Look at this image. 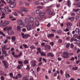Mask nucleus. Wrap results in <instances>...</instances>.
Returning a JSON list of instances; mask_svg holds the SVG:
<instances>
[{
  "instance_id": "nucleus-1",
  "label": "nucleus",
  "mask_w": 80,
  "mask_h": 80,
  "mask_svg": "<svg viewBox=\"0 0 80 80\" xmlns=\"http://www.w3.org/2000/svg\"><path fill=\"white\" fill-rule=\"evenodd\" d=\"M33 25V22H28L27 25H26V27L28 31L31 30H32V26Z\"/></svg>"
},
{
  "instance_id": "nucleus-2",
  "label": "nucleus",
  "mask_w": 80,
  "mask_h": 80,
  "mask_svg": "<svg viewBox=\"0 0 80 80\" xmlns=\"http://www.w3.org/2000/svg\"><path fill=\"white\" fill-rule=\"evenodd\" d=\"M2 62L4 64V68L7 69L8 68V62H7V61L5 60H3L2 61Z\"/></svg>"
},
{
  "instance_id": "nucleus-3",
  "label": "nucleus",
  "mask_w": 80,
  "mask_h": 80,
  "mask_svg": "<svg viewBox=\"0 0 80 80\" xmlns=\"http://www.w3.org/2000/svg\"><path fill=\"white\" fill-rule=\"evenodd\" d=\"M20 10L22 11L24 13H28V9L27 8H25L23 7H21L20 8Z\"/></svg>"
},
{
  "instance_id": "nucleus-4",
  "label": "nucleus",
  "mask_w": 80,
  "mask_h": 80,
  "mask_svg": "<svg viewBox=\"0 0 80 80\" xmlns=\"http://www.w3.org/2000/svg\"><path fill=\"white\" fill-rule=\"evenodd\" d=\"M62 55H64L63 56V58H68V57H69V56H68V55H69V53H68L67 52H64L62 53Z\"/></svg>"
},
{
  "instance_id": "nucleus-5",
  "label": "nucleus",
  "mask_w": 80,
  "mask_h": 80,
  "mask_svg": "<svg viewBox=\"0 0 80 80\" xmlns=\"http://www.w3.org/2000/svg\"><path fill=\"white\" fill-rule=\"evenodd\" d=\"M10 23V22L8 21H6L3 22L2 26L4 27H6L8 24Z\"/></svg>"
},
{
  "instance_id": "nucleus-6",
  "label": "nucleus",
  "mask_w": 80,
  "mask_h": 80,
  "mask_svg": "<svg viewBox=\"0 0 80 80\" xmlns=\"http://www.w3.org/2000/svg\"><path fill=\"white\" fill-rule=\"evenodd\" d=\"M73 38H77V39L80 40V35H78L77 34H75L73 35Z\"/></svg>"
},
{
  "instance_id": "nucleus-7",
  "label": "nucleus",
  "mask_w": 80,
  "mask_h": 80,
  "mask_svg": "<svg viewBox=\"0 0 80 80\" xmlns=\"http://www.w3.org/2000/svg\"><path fill=\"white\" fill-rule=\"evenodd\" d=\"M67 27L69 29H70L71 28V27L72 25V24L70 22H68L66 24Z\"/></svg>"
},
{
  "instance_id": "nucleus-8",
  "label": "nucleus",
  "mask_w": 80,
  "mask_h": 80,
  "mask_svg": "<svg viewBox=\"0 0 80 80\" xmlns=\"http://www.w3.org/2000/svg\"><path fill=\"white\" fill-rule=\"evenodd\" d=\"M31 65L32 67H35L36 66V61L35 60H33L31 62Z\"/></svg>"
},
{
  "instance_id": "nucleus-9",
  "label": "nucleus",
  "mask_w": 80,
  "mask_h": 80,
  "mask_svg": "<svg viewBox=\"0 0 80 80\" xmlns=\"http://www.w3.org/2000/svg\"><path fill=\"white\" fill-rule=\"evenodd\" d=\"M44 48L46 50H50V49H51V46L49 45H45L44 46Z\"/></svg>"
},
{
  "instance_id": "nucleus-10",
  "label": "nucleus",
  "mask_w": 80,
  "mask_h": 80,
  "mask_svg": "<svg viewBox=\"0 0 80 80\" xmlns=\"http://www.w3.org/2000/svg\"><path fill=\"white\" fill-rule=\"evenodd\" d=\"M16 6V3L15 2H14L12 4L9 5V7H10V8H15Z\"/></svg>"
},
{
  "instance_id": "nucleus-11",
  "label": "nucleus",
  "mask_w": 80,
  "mask_h": 80,
  "mask_svg": "<svg viewBox=\"0 0 80 80\" xmlns=\"http://www.w3.org/2000/svg\"><path fill=\"white\" fill-rule=\"evenodd\" d=\"M47 56L48 57H54V54L52 52H49L48 53Z\"/></svg>"
},
{
  "instance_id": "nucleus-12",
  "label": "nucleus",
  "mask_w": 80,
  "mask_h": 80,
  "mask_svg": "<svg viewBox=\"0 0 80 80\" xmlns=\"http://www.w3.org/2000/svg\"><path fill=\"white\" fill-rule=\"evenodd\" d=\"M29 20L31 22H33L35 21V19L32 17H30L29 18Z\"/></svg>"
},
{
  "instance_id": "nucleus-13",
  "label": "nucleus",
  "mask_w": 80,
  "mask_h": 80,
  "mask_svg": "<svg viewBox=\"0 0 80 80\" xmlns=\"http://www.w3.org/2000/svg\"><path fill=\"white\" fill-rule=\"evenodd\" d=\"M8 35H13V34H14V32H13V30H10L8 31Z\"/></svg>"
},
{
  "instance_id": "nucleus-14",
  "label": "nucleus",
  "mask_w": 80,
  "mask_h": 80,
  "mask_svg": "<svg viewBox=\"0 0 80 80\" xmlns=\"http://www.w3.org/2000/svg\"><path fill=\"white\" fill-rule=\"evenodd\" d=\"M16 0H7L8 3H14Z\"/></svg>"
},
{
  "instance_id": "nucleus-15",
  "label": "nucleus",
  "mask_w": 80,
  "mask_h": 80,
  "mask_svg": "<svg viewBox=\"0 0 80 80\" xmlns=\"http://www.w3.org/2000/svg\"><path fill=\"white\" fill-rule=\"evenodd\" d=\"M35 23L36 26V27H38V26L40 25V23H39V22H38V21L36 20Z\"/></svg>"
},
{
  "instance_id": "nucleus-16",
  "label": "nucleus",
  "mask_w": 80,
  "mask_h": 80,
  "mask_svg": "<svg viewBox=\"0 0 80 80\" xmlns=\"http://www.w3.org/2000/svg\"><path fill=\"white\" fill-rule=\"evenodd\" d=\"M67 4L68 7H70V6H71V2H70V0H68Z\"/></svg>"
},
{
  "instance_id": "nucleus-17",
  "label": "nucleus",
  "mask_w": 80,
  "mask_h": 80,
  "mask_svg": "<svg viewBox=\"0 0 80 80\" xmlns=\"http://www.w3.org/2000/svg\"><path fill=\"white\" fill-rule=\"evenodd\" d=\"M16 76H17L18 77V78H21L22 77V75L20 73H18L17 75Z\"/></svg>"
},
{
  "instance_id": "nucleus-18",
  "label": "nucleus",
  "mask_w": 80,
  "mask_h": 80,
  "mask_svg": "<svg viewBox=\"0 0 80 80\" xmlns=\"http://www.w3.org/2000/svg\"><path fill=\"white\" fill-rule=\"evenodd\" d=\"M30 35L29 34H26L24 35V37L23 38L27 39V38H28V37H30Z\"/></svg>"
},
{
  "instance_id": "nucleus-19",
  "label": "nucleus",
  "mask_w": 80,
  "mask_h": 80,
  "mask_svg": "<svg viewBox=\"0 0 80 80\" xmlns=\"http://www.w3.org/2000/svg\"><path fill=\"white\" fill-rule=\"evenodd\" d=\"M12 40V42H15L16 40V37L15 36H12L11 37Z\"/></svg>"
},
{
  "instance_id": "nucleus-20",
  "label": "nucleus",
  "mask_w": 80,
  "mask_h": 80,
  "mask_svg": "<svg viewBox=\"0 0 80 80\" xmlns=\"http://www.w3.org/2000/svg\"><path fill=\"white\" fill-rule=\"evenodd\" d=\"M47 11H48V12H49V11H50L51 10V8H52V6H48V7H47Z\"/></svg>"
},
{
  "instance_id": "nucleus-21",
  "label": "nucleus",
  "mask_w": 80,
  "mask_h": 80,
  "mask_svg": "<svg viewBox=\"0 0 80 80\" xmlns=\"http://www.w3.org/2000/svg\"><path fill=\"white\" fill-rule=\"evenodd\" d=\"M41 12V10L40 9H38L36 11V13L38 15L40 14Z\"/></svg>"
},
{
  "instance_id": "nucleus-22",
  "label": "nucleus",
  "mask_w": 80,
  "mask_h": 80,
  "mask_svg": "<svg viewBox=\"0 0 80 80\" xmlns=\"http://www.w3.org/2000/svg\"><path fill=\"white\" fill-rule=\"evenodd\" d=\"M75 18L73 17H71L68 18L69 20H70V21H73Z\"/></svg>"
},
{
  "instance_id": "nucleus-23",
  "label": "nucleus",
  "mask_w": 80,
  "mask_h": 80,
  "mask_svg": "<svg viewBox=\"0 0 80 80\" xmlns=\"http://www.w3.org/2000/svg\"><path fill=\"white\" fill-rule=\"evenodd\" d=\"M2 53H3L4 54L8 55V54L7 53V51H5V49H3L2 50Z\"/></svg>"
},
{
  "instance_id": "nucleus-24",
  "label": "nucleus",
  "mask_w": 80,
  "mask_h": 80,
  "mask_svg": "<svg viewBox=\"0 0 80 80\" xmlns=\"http://www.w3.org/2000/svg\"><path fill=\"white\" fill-rule=\"evenodd\" d=\"M54 36V34H49L48 35V38L49 37H53V36Z\"/></svg>"
},
{
  "instance_id": "nucleus-25",
  "label": "nucleus",
  "mask_w": 80,
  "mask_h": 80,
  "mask_svg": "<svg viewBox=\"0 0 80 80\" xmlns=\"http://www.w3.org/2000/svg\"><path fill=\"white\" fill-rule=\"evenodd\" d=\"M18 23L19 24V25L22 24V21L20 19L18 20Z\"/></svg>"
},
{
  "instance_id": "nucleus-26",
  "label": "nucleus",
  "mask_w": 80,
  "mask_h": 80,
  "mask_svg": "<svg viewBox=\"0 0 80 80\" xmlns=\"http://www.w3.org/2000/svg\"><path fill=\"white\" fill-rule=\"evenodd\" d=\"M44 15L45 13L42 12H41L39 14V16H40V17H43V16H44Z\"/></svg>"
},
{
  "instance_id": "nucleus-27",
  "label": "nucleus",
  "mask_w": 80,
  "mask_h": 80,
  "mask_svg": "<svg viewBox=\"0 0 80 80\" xmlns=\"http://www.w3.org/2000/svg\"><path fill=\"white\" fill-rule=\"evenodd\" d=\"M0 34L1 35H2L3 36V37H6L5 34L2 31H0Z\"/></svg>"
},
{
  "instance_id": "nucleus-28",
  "label": "nucleus",
  "mask_w": 80,
  "mask_h": 80,
  "mask_svg": "<svg viewBox=\"0 0 80 80\" xmlns=\"http://www.w3.org/2000/svg\"><path fill=\"white\" fill-rule=\"evenodd\" d=\"M40 3L38 1H35L34 2V4L36 5H40Z\"/></svg>"
},
{
  "instance_id": "nucleus-29",
  "label": "nucleus",
  "mask_w": 80,
  "mask_h": 80,
  "mask_svg": "<svg viewBox=\"0 0 80 80\" xmlns=\"http://www.w3.org/2000/svg\"><path fill=\"white\" fill-rule=\"evenodd\" d=\"M79 30H80V29H79V28H76L75 30V31L76 33H78V32H79Z\"/></svg>"
},
{
  "instance_id": "nucleus-30",
  "label": "nucleus",
  "mask_w": 80,
  "mask_h": 80,
  "mask_svg": "<svg viewBox=\"0 0 80 80\" xmlns=\"http://www.w3.org/2000/svg\"><path fill=\"white\" fill-rule=\"evenodd\" d=\"M7 47H8V45H5V50H9V49H10V48H7Z\"/></svg>"
},
{
  "instance_id": "nucleus-31",
  "label": "nucleus",
  "mask_w": 80,
  "mask_h": 80,
  "mask_svg": "<svg viewBox=\"0 0 80 80\" xmlns=\"http://www.w3.org/2000/svg\"><path fill=\"white\" fill-rule=\"evenodd\" d=\"M24 4L26 6V7H28V6H29V5H30V3H29L28 2H25L24 3Z\"/></svg>"
},
{
  "instance_id": "nucleus-32",
  "label": "nucleus",
  "mask_w": 80,
  "mask_h": 80,
  "mask_svg": "<svg viewBox=\"0 0 80 80\" xmlns=\"http://www.w3.org/2000/svg\"><path fill=\"white\" fill-rule=\"evenodd\" d=\"M68 28H66L64 30H63L64 32H69V29Z\"/></svg>"
},
{
  "instance_id": "nucleus-33",
  "label": "nucleus",
  "mask_w": 80,
  "mask_h": 80,
  "mask_svg": "<svg viewBox=\"0 0 80 80\" xmlns=\"http://www.w3.org/2000/svg\"><path fill=\"white\" fill-rule=\"evenodd\" d=\"M40 54L41 56H45L46 55V54H45V53L43 52H41Z\"/></svg>"
},
{
  "instance_id": "nucleus-34",
  "label": "nucleus",
  "mask_w": 80,
  "mask_h": 80,
  "mask_svg": "<svg viewBox=\"0 0 80 80\" xmlns=\"http://www.w3.org/2000/svg\"><path fill=\"white\" fill-rule=\"evenodd\" d=\"M62 31L61 30H59L58 31V33L59 35H60L61 33H62Z\"/></svg>"
},
{
  "instance_id": "nucleus-35",
  "label": "nucleus",
  "mask_w": 80,
  "mask_h": 80,
  "mask_svg": "<svg viewBox=\"0 0 80 80\" xmlns=\"http://www.w3.org/2000/svg\"><path fill=\"white\" fill-rule=\"evenodd\" d=\"M24 63V64H28V61L27 60H25Z\"/></svg>"
},
{
  "instance_id": "nucleus-36",
  "label": "nucleus",
  "mask_w": 80,
  "mask_h": 80,
  "mask_svg": "<svg viewBox=\"0 0 80 80\" xmlns=\"http://www.w3.org/2000/svg\"><path fill=\"white\" fill-rule=\"evenodd\" d=\"M70 47L71 48H73V47H74V45L72 43L70 45Z\"/></svg>"
},
{
  "instance_id": "nucleus-37",
  "label": "nucleus",
  "mask_w": 80,
  "mask_h": 80,
  "mask_svg": "<svg viewBox=\"0 0 80 80\" xmlns=\"http://www.w3.org/2000/svg\"><path fill=\"white\" fill-rule=\"evenodd\" d=\"M37 8L38 9H43V8L42 6H38L37 7Z\"/></svg>"
},
{
  "instance_id": "nucleus-38",
  "label": "nucleus",
  "mask_w": 80,
  "mask_h": 80,
  "mask_svg": "<svg viewBox=\"0 0 80 80\" xmlns=\"http://www.w3.org/2000/svg\"><path fill=\"white\" fill-rule=\"evenodd\" d=\"M12 26H10L9 27H8L7 30H12Z\"/></svg>"
},
{
  "instance_id": "nucleus-39",
  "label": "nucleus",
  "mask_w": 80,
  "mask_h": 80,
  "mask_svg": "<svg viewBox=\"0 0 80 80\" xmlns=\"http://www.w3.org/2000/svg\"><path fill=\"white\" fill-rule=\"evenodd\" d=\"M76 7L80 8V2H78L76 4Z\"/></svg>"
},
{
  "instance_id": "nucleus-40",
  "label": "nucleus",
  "mask_w": 80,
  "mask_h": 80,
  "mask_svg": "<svg viewBox=\"0 0 80 80\" xmlns=\"http://www.w3.org/2000/svg\"><path fill=\"white\" fill-rule=\"evenodd\" d=\"M76 43L77 45H80V41L79 40H78L76 42Z\"/></svg>"
},
{
  "instance_id": "nucleus-41",
  "label": "nucleus",
  "mask_w": 80,
  "mask_h": 80,
  "mask_svg": "<svg viewBox=\"0 0 80 80\" xmlns=\"http://www.w3.org/2000/svg\"><path fill=\"white\" fill-rule=\"evenodd\" d=\"M78 69V68L77 67H75L72 68V70H77Z\"/></svg>"
},
{
  "instance_id": "nucleus-42",
  "label": "nucleus",
  "mask_w": 80,
  "mask_h": 80,
  "mask_svg": "<svg viewBox=\"0 0 80 80\" xmlns=\"http://www.w3.org/2000/svg\"><path fill=\"white\" fill-rule=\"evenodd\" d=\"M2 50H5V45H2Z\"/></svg>"
},
{
  "instance_id": "nucleus-43",
  "label": "nucleus",
  "mask_w": 80,
  "mask_h": 80,
  "mask_svg": "<svg viewBox=\"0 0 80 80\" xmlns=\"http://www.w3.org/2000/svg\"><path fill=\"white\" fill-rule=\"evenodd\" d=\"M22 45L25 48H28V47L27 44H23Z\"/></svg>"
},
{
  "instance_id": "nucleus-44",
  "label": "nucleus",
  "mask_w": 80,
  "mask_h": 80,
  "mask_svg": "<svg viewBox=\"0 0 80 80\" xmlns=\"http://www.w3.org/2000/svg\"><path fill=\"white\" fill-rule=\"evenodd\" d=\"M12 78H13V79H16V80H18V77H17V76H16V77H12Z\"/></svg>"
},
{
  "instance_id": "nucleus-45",
  "label": "nucleus",
  "mask_w": 80,
  "mask_h": 80,
  "mask_svg": "<svg viewBox=\"0 0 80 80\" xmlns=\"http://www.w3.org/2000/svg\"><path fill=\"white\" fill-rule=\"evenodd\" d=\"M78 10H79V9H73V11H74L75 12H77V13H78Z\"/></svg>"
},
{
  "instance_id": "nucleus-46",
  "label": "nucleus",
  "mask_w": 80,
  "mask_h": 80,
  "mask_svg": "<svg viewBox=\"0 0 80 80\" xmlns=\"http://www.w3.org/2000/svg\"><path fill=\"white\" fill-rule=\"evenodd\" d=\"M21 67H22V65H18L17 67V68H18V69H19V70H20Z\"/></svg>"
},
{
  "instance_id": "nucleus-47",
  "label": "nucleus",
  "mask_w": 80,
  "mask_h": 80,
  "mask_svg": "<svg viewBox=\"0 0 80 80\" xmlns=\"http://www.w3.org/2000/svg\"><path fill=\"white\" fill-rule=\"evenodd\" d=\"M30 48H31V49L33 50V49H35V48H36L34 47V46H32L30 47Z\"/></svg>"
},
{
  "instance_id": "nucleus-48",
  "label": "nucleus",
  "mask_w": 80,
  "mask_h": 80,
  "mask_svg": "<svg viewBox=\"0 0 80 80\" xmlns=\"http://www.w3.org/2000/svg\"><path fill=\"white\" fill-rule=\"evenodd\" d=\"M22 30L23 32H26L27 31V29L25 28H23L22 29Z\"/></svg>"
},
{
  "instance_id": "nucleus-49",
  "label": "nucleus",
  "mask_w": 80,
  "mask_h": 80,
  "mask_svg": "<svg viewBox=\"0 0 80 80\" xmlns=\"http://www.w3.org/2000/svg\"><path fill=\"white\" fill-rule=\"evenodd\" d=\"M36 49L39 52H41V48H37Z\"/></svg>"
},
{
  "instance_id": "nucleus-50",
  "label": "nucleus",
  "mask_w": 80,
  "mask_h": 80,
  "mask_svg": "<svg viewBox=\"0 0 80 80\" xmlns=\"http://www.w3.org/2000/svg\"><path fill=\"white\" fill-rule=\"evenodd\" d=\"M6 39H7V40H10L11 39V37L10 36H6Z\"/></svg>"
},
{
  "instance_id": "nucleus-51",
  "label": "nucleus",
  "mask_w": 80,
  "mask_h": 80,
  "mask_svg": "<svg viewBox=\"0 0 80 80\" xmlns=\"http://www.w3.org/2000/svg\"><path fill=\"white\" fill-rule=\"evenodd\" d=\"M75 60V58L74 57H72L70 59V60L71 61H74Z\"/></svg>"
},
{
  "instance_id": "nucleus-52",
  "label": "nucleus",
  "mask_w": 80,
  "mask_h": 80,
  "mask_svg": "<svg viewBox=\"0 0 80 80\" xmlns=\"http://www.w3.org/2000/svg\"><path fill=\"white\" fill-rule=\"evenodd\" d=\"M1 12H6V9H2L1 10Z\"/></svg>"
},
{
  "instance_id": "nucleus-53",
  "label": "nucleus",
  "mask_w": 80,
  "mask_h": 80,
  "mask_svg": "<svg viewBox=\"0 0 80 80\" xmlns=\"http://www.w3.org/2000/svg\"><path fill=\"white\" fill-rule=\"evenodd\" d=\"M21 36H22V38H23L25 36V34H24V33H22L21 34Z\"/></svg>"
},
{
  "instance_id": "nucleus-54",
  "label": "nucleus",
  "mask_w": 80,
  "mask_h": 80,
  "mask_svg": "<svg viewBox=\"0 0 80 80\" xmlns=\"http://www.w3.org/2000/svg\"><path fill=\"white\" fill-rule=\"evenodd\" d=\"M50 44L51 45V46H53L54 45V43L53 42H50Z\"/></svg>"
},
{
  "instance_id": "nucleus-55",
  "label": "nucleus",
  "mask_w": 80,
  "mask_h": 80,
  "mask_svg": "<svg viewBox=\"0 0 80 80\" xmlns=\"http://www.w3.org/2000/svg\"><path fill=\"white\" fill-rule=\"evenodd\" d=\"M21 28L19 26H18L17 27V30H18V31H20L21 30Z\"/></svg>"
},
{
  "instance_id": "nucleus-56",
  "label": "nucleus",
  "mask_w": 80,
  "mask_h": 80,
  "mask_svg": "<svg viewBox=\"0 0 80 80\" xmlns=\"http://www.w3.org/2000/svg\"><path fill=\"white\" fill-rule=\"evenodd\" d=\"M79 16H78V15H77L76 16L75 19L76 20H78V19H79Z\"/></svg>"
},
{
  "instance_id": "nucleus-57",
  "label": "nucleus",
  "mask_w": 80,
  "mask_h": 80,
  "mask_svg": "<svg viewBox=\"0 0 80 80\" xmlns=\"http://www.w3.org/2000/svg\"><path fill=\"white\" fill-rule=\"evenodd\" d=\"M43 2L45 3H47L48 2V0H44Z\"/></svg>"
},
{
  "instance_id": "nucleus-58",
  "label": "nucleus",
  "mask_w": 80,
  "mask_h": 80,
  "mask_svg": "<svg viewBox=\"0 0 80 80\" xmlns=\"http://www.w3.org/2000/svg\"><path fill=\"white\" fill-rule=\"evenodd\" d=\"M70 43H68L66 46V48H68L69 47H70Z\"/></svg>"
},
{
  "instance_id": "nucleus-59",
  "label": "nucleus",
  "mask_w": 80,
  "mask_h": 80,
  "mask_svg": "<svg viewBox=\"0 0 80 80\" xmlns=\"http://www.w3.org/2000/svg\"><path fill=\"white\" fill-rule=\"evenodd\" d=\"M58 42L59 43H62V40L61 39H60L58 41Z\"/></svg>"
},
{
  "instance_id": "nucleus-60",
  "label": "nucleus",
  "mask_w": 80,
  "mask_h": 80,
  "mask_svg": "<svg viewBox=\"0 0 80 80\" xmlns=\"http://www.w3.org/2000/svg\"><path fill=\"white\" fill-rule=\"evenodd\" d=\"M71 42H73L74 41V38H72L70 40Z\"/></svg>"
},
{
  "instance_id": "nucleus-61",
  "label": "nucleus",
  "mask_w": 80,
  "mask_h": 80,
  "mask_svg": "<svg viewBox=\"0 0 80 80\" xmlns=\"http://www.w3.org/2000/svg\"><path fill=\"white\" fill-rule=\"evenodd\" d=\"M1 2L2 3H4V4H7V3L6 2H5V1L3 0H1Z\"/></svg>"
},
{
  "instance_id": "nucleus-62",
  "label": "nucleus",
  "mask_w": 80,
  "mask_h": 80,
  "mask_svg": "<svg viewBox=\"0 0 80 80\" xmlns=\"http://www.w3.org/2000/svg\"><path fill=\"white\" fill-rule=\"evenodd\" d=\"M9 16V18H11V19H12V18H13V16L12 15H10Z\"/></svg>"
},
{
  "instance_id": "nucleus-63",
  "label": "nucleus",
  "mask_w": 80,
  "mask_h": 80,
  "mask_svg": "<svg viewBox=\"0 0 80 80\" xmlns=\"http://www.w3.org/2000/svg\"><path fill=\"white\" fill-rule=\"evenodd\" d=\"M50 26H51V24H50V23H48L47 25V27H48L49 28L50 27Z\"/></svg>"
},
{
  "instance_id": "nucleus-64",
  "label": "nucleus",
  "mask_w": 80,
  "mask_h": 80,
  "mask_svg": "<svg viewBox=\"0 0 80 80\" xmlns=\"http://www.w3.org/2000/svg\"><path fill=\"white\" fill-rule=\"evenodd\" d=\"M71 16H72L73 17H74L75 15V13L74 12H73L71 14Z\"/></svg>"
}]
</instances>
